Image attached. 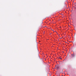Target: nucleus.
Listing matches in <instances>:
<instances>
[{
  "label": "nucleus",
  "mask_w": 76,
  "mask_h": 76,
  "mask_svg": "<svg viewBox=\"0 0 76 76\" xmlns=\"http://www.w3.org/2000/svg\"><path fill=\"white\" fill-rule=\"evenodd\" d=\"M71 56L72 57H75V54H71Z\"/></svg>",
  "instance_id": "nucleus-1"
},
{
  "label": "nucleus",
  "mask_w": 76,
  "mask_h": 76,
  "mask_svg": "<svg viewBox=\"0 0 76 76\" xmlns=\"http://www.w3.org/2000/svg\"><path fill=\"white\" fill-rule=\"evenodd\" d=\"M56 69H59V66H56V67H55V69H56Z\"/></svg>",
  "instance_id": "nucleus-2"
},
{
  "label": "nucleus",
  "mask_w": 76,
  "mask_h": 76,
  "mask_svg": "<svg viewBox=\"0 0 76 76\" xmlns=\"http://www.w3.org/2000/svg\"><path fill=\"white\" fill-rule=\"evenodd\" d=\"M60 58V59H61V60L62 59V58H61V57H60V58Z\"/></svg>",
  "instance_id": "nucleus-3"
},
{
  "label": "nucleus",
  "mask_w": 76,
  "mask_h": 76,
  "mask_svg": "<svg viewBox=\"0 0 76 76\" xmlns=\"http://www.w3.org/2000/svg\"><path fill=\"white\" fill-rule=\"evenodd\" d=\"M51 30H52V31H54V30H53L52 29H51Z\"/></svg>",
  "instance_id": "nucleus-4"
},
{
  "label": "nucleus",
  "mask_w": 76,
  "mask_h": 76,
  "mask_svg": "<svg viewBox=\"0 0 76 76\" xmlns=\"http://www.w3.org/2000/svg\"><path fill=\"white\" fill-rule=\"evenodd\" d=\"M51 34H52V33H50V35H51Z\"/></svg>",
  "instance_id": "nucleus-5"
},
{
  "label": "nucleus",
  "mask_w": 76,
  "mask_h": 76,
  "mask_svg": "<svg viewBox=\"0 0 76 76\" xmlns=\"http://www.w3.org/2000/svg\"><path fill=\"white\" fill-rule=\"evenodd\" d=\"M62 76H63L62 75Z\"/></svg>",
  "instance_id": "nucleus-6"
}]
</instances>
